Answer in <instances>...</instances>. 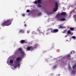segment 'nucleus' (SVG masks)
I'll use <instances>...</instances> for the list:
<instances>
[{
	"label": "nucleus",
	"instance_id": "f257e3e1",
	"mask_svg": "<svg viewBox=\"0 0 76 76\" xmlns=\"http://www.w3.org/2000/svg\"><path fill=\"white\" fill-rule=\"evenodd\" d=\"M13 18H11V19L7 20L6 21H4L1 24V26H9L11 25L12 22L13 21Z\"/></svg>",
	"mask_w": 76,
	"mask_h": 76
},
{
	"label": "nucleus",
	"instance_id": "f03ea898",
	"mask_svg": "<svg viewBox=\"0 0 76 76\" xmlns=\"http://www.w3.org/2000/svg\"><path fill=\"white\" fill-rule=\"evenodd\" d=\"M58 3H57V2H55V7L54 8L53 10V12H56V11H57V10L58 9Z\"/></svg>",
	"mask_w": 76,
	"mask_h": 76
},
{
	"label": "nucleus",
	"instance_id": "7ed1b4c3",
	"mask_svg": "<svg viewBox=\"0 0 76 76\" xmlns=\"http://www.w3.org/2000/svg\"><path fill=\"white\" fill-rule=\"evenodd\" d=\"M26 49H27L28 51H30V50L33 51V50H34V48L31 46H28Z\"/></svg>",
	"mask_w": 76,
	"mask_h": 76
},
{
	"label": "nucleus",
	"instance_id": "20e7f679",
	"mask_svg": "<svg viewBox=\"0 0 76 76\" xmlns=\"http://www.w3.org/2000/svg\"><path fill=\"white\" fill-rule=\"evenodd\" d=\"M63 25L61 24L59 26V27H58L59 29H62V28H66L65 26H63Z\"/></svg>",
	"mask_w": 76,
	"mask_h": 76
},
{
	"label": "nucleus",
	"instance_id": "39448f33",
	"mask_svg": "<svg viewBox=\"0 0 76 76\" xmlns=\"http://www.w3.org/2000/svg\"><path fill=\"white\" fill-rule=\"evenodd\" d=\"M20 43L23 44V43H27V42H25V40H22L20 41Z\"/></svg>",
	"mask_w": 76,
	"mask_h": 76
},
{
	"label": "nucleus",
	"instance_id": "423d86ee",
	"mask_svg": "<svg viewBox=\"0 0 76 76\" xmlns=\"http://www.w3.org/2000/svg\"><path fill=\"white\" fill-rule=\"evenodd\" d=\"M66 20V19L64 18H60L58 19V21H64Z\"/></svg>",
	"mask_w": 76,
	"mask_h": 76
},
{
	"label": "nucleus",
	"instance_id": "0eeeda50",
	"mask_svg": "<svg viewBox=\"0 0 76 76\" xmlns=\"http://www.w3.org/2000/svg\"><path fill=\"white\" fill-rule=\"evenodd\" d=\"M54 33H56L58 32V30L57 29H56L54 30Z\"/></svg>",
	"mask_w": 76,
	"mask_h": 76
},
{
	"label": "nucleus",
	"instance_id": "6e6552de",
	"mask_svg": "<svg viewBox=\"0 0 76 76\" xmlns=\"http://www.w3.org/2000/svg\"><path fill=\"white\" fill-rule=\"evenodd\" d=\"M60 15H63V16H65V15H66V13L64 12H63L61 13Z\"/></svg>",
	"mask_w": 76,
	"mask_h": 76
},
{
	"label": "nucleus",
	"instance_id": "1a4fd4ad",
	"mask_svg": "<svg viewBox=\"0 0 76 76\" xmlns=\"http://www.w3.org/2000/svg\"><path fill=\"white\" fill-rule=\"evenodd\" d=\"M21 58L20 57H18L16 59V60L17 61H20V60Z\"/></svg>",
	"mask_w": 76,
	"mask_h": 76
},
{
	"label": "nucleus",
	"instance_id": "9d476101",
	"mask_svg": "<svg viewBox=\"0 0 76 76\" xmlns=\"http://www.w3.org/2000/svg\"><path fill=\"white\" fill-rule=\"evenodd\" d=\"M70 55H68L66 56V57L68 58V60H70Z\"/></svg>",
	"mask_w": 76,
	"mask_h": 76
},
{
	"label": "nucleus",
	"instance_id": "9b49d317",
	"mask_svg": "<svg viewBox=\"0 0 76 76\" xmlns=\"http://www.w3.org/2000/svg\"><path fill=\"white\" fill-rule=\"evenodd\" d=\"M21 54L23 56H25V52L22 51H21Z\"/></svg>",
	"mask_w": 76,
	"mask_h": 76
},
{
	"label": "nucleus",
	"instance_id": "f8f14e48",
	"mask_svg": "<svg viewBox=\"0 0 76 76\" xmlns=\"http://www.w3.org/2000/svg\"><path fill=\"white\" fill-rule=\"evenodd\" d=\"M38 45V44H36L34 45V47H33L34 48H37V47Z\"/></svg>",
	"mask_w": 76,
	"mask_h": 76
},
{
	"label": "nucleus",
	"instance_id": "ddd939ff",
	"mask_svg": "<svg viewBox=\"0 0 76 76\" xmlns=\"http://www.w3.org/2000/svg\"><path fill=\"white\" fill-rule=\"evenodd\" d=\"M24 32L25 31L22 29L20 30L19 32L20 33V32H22V33H24Z\"/></svg>",
	"mask_w": 76,
	"mask_h": 76
},
{
	"label": "nucleus",
	"instance_id": "4468645a",
	"mask_svg": "<svg viewBox=\"0 0 76 76\" xmlns=\"http://www.w3.org/2000/svg\"><path fill=\"white\" fill-rule=\"evenodd\" d=\"M50 30H51L50 32L51 33H54V30L53 28H50Z\"/></svg>",
	"mask_w": 76,
	"mask_h": 76
},
{
	"label": "nucleus",
	"instance_id": "2eb2a0df",
	"mask_svg": "<svg viewBox=\"0 0 76 76\" xmlns=\"http://www.w3.org/2000/svg\"><path fill=\"white\" fill-rule=\"evenodd\" d=\"M10 63L11 64H13V61L12 59L10 60Z\"/></svg>",
	"mask_w": 76,
	"mask_h": 76
},
{
	"label": "nucleus",
	"instance_id": "dca6fc26",
	"mask_svg": "<svg viewBox=\"0 0 76 76\" xmlns=\"http://www.w3.org/2000/svg\"><path fill=\"white\" fill-rule=\"evenodd\" d=\"M16 54H19V51H17L15 52Z\"/></svg>",
	"mask_w": 76,
	"mask_h": 76
},
{
	"label": "nucleus",
	"instance_id": "f3484780",
	"mask_svg": "<svg viewBox=\"0 0 76 76\" xmlns=\"http://www.w3.org/2000/svg\"><path fill=\"white\" fill-rule=\"evenodd\" d=\"M76 67V65H74L72 67V68H73V69H75V67Z\"/></svg>",
	"mask_w": 76,
	"mask_h": 76
},
{
	"label": "nucleus",
	"instance_id": "a211bd4d",
	"mask_svg": "<svg viewBox=\"0 0 76 76\" xmlns=\"http://www.w3.org/2000/svg\"><path fill=\"white\" fill-rule=\"evenodd\" d=\"M70 29L71 31H73V30H74L75 28H70Z\"/></svg>",
	"mask_w": 76,
	"mask_h": 76
},
{
	"label": "nucleus",
	"instance_id": "6ab92c4d",
	"mask_svg": "<svg viewBox=\"0 0 76 76\" xmlns=\"http://www.w3.org/2000/svg\"><path fill=\"white\" fill-rule=\"evenodd\" d=\"M71 32V31L69 30L67 31V34H70Z\"/></svg>",
	"mask_w": 76,
	"mask_h": 76
},
{
	"label": "nucleus",
	"instance_id": "aec40b11",
	"mask_svg": "<svg viewBox=\"0 0 76 76\" xmlns=\"http://www.w3.org/2000/svg\"><path fill=\"white\" fill-rule=\"evenodd\" d=\"M66 30H64V31L63 32V34H65V33L66 32Z\"/></svg>",
	"mask_w": 76,
	"mask_h": 76
},
{
	"label": "nucleus",
	"instance_id": "412c9836",
	"mask_svg": "<svg viewBox=\"0 0 76 76\" xmlns=\"http://www.w3.org/2000/svg\"><path fill=\"white\" fill-rule=\"evenodd\" d=\"M18 50L20 51H22L21 48H19L18 49Z\"/></svg>",
	"mask_w": 76,
	"mask_h": 76
},
{
	"label": "nucleus",
	"instance_id": "4be33fe9",
	"mask_svg": "<svg viewBox=\"0 0 76 76\" xmlns=\"http://www.w3.org/2000/svg\"><path fill=\"white\" fill-rule=\"evenodd\" d=\"M35 4H37L38 3V1H36L34 2Z\"/></svg>",
	"mask_w": 76,
	"mask_h": 76
},
{
	"label": "nucleus",
	"instance_id": "5701e85b",
	"mask_svg": "<svg viewBox=\"0 0 76 76\" xmlns=\"http://www.w3.org/2000/svg\"><path fill=\"white\" fill-rule=\"evenodd\" d=\"M41 1V0H37V2L38 3H40Z\"/></svg>",
	"mask_w": 76,
	"mask_h": 76
},
{
	"label": "nucleus",
	"instance_id": "b1692460",
	"mask_svg": "<svg viewBox=\"0 0 76 76\" xmlns=\"http://www.w3.org/2000/svg\"><path fill=\"white\" fill-rule=\"evenodd\" d=\"M72 38H73V39H75L76 38V37L75 36H72Z\"/></svg>",
	"mask_w": 76,
	"mask_h": 76
},
{
	"label": "nucleus",
	"instance_id": "393cba45",
	"mask_svg": "<svg viewBox=\"0 0 76 76\" xmlns=\"http://www.w3.org/2000/svg\"><path fill=\"white\" fill-rule=\"evenodd\" d=\"M72 73H74V74H75V71H72Z\"/></svg>",
	"mask_w": 76,
	"mask_h": 76
},
{
	"label": "nucleus",
	"instance_id": "a878e982",
	"mask_svg": "<svg viewBox=\"0 0 76 76\" xmlns=\"http://www.w3.org/2000/svg\"><path fill=\"white\" fill-rule=\"evenodd\" d=\"M40 15H41V13H39L38 15V16H40Z\"/></svg>",
	"mask_w": 76,
	"mask_h": 76
},
{
	"label": "nucleus",
	"instance_id": "bb28decb",
	"mask_svg": "<svg viewBox=\"0 0 76 76\" xmlns=\"http://www.w3.org/2000/svg\"><path fill=\"white\" fill-rule=\"evenodd\" d=\"M30 12V10H27V12Z\"/></svg>",
	"mask_w": 76,
	"mask_h": 76
},
{
	"label": "nucleus",
	"instance_id": "cd10ccee",
	"mask_svg": "<svg viewBox=\"0 0 76 76\" xmlns=\"http://www.w3.org/2000/svg\"><path fill=\"white\" fill-rule=\"evenodd\" d=\"M70 34V35H73V33H72L71 32Z\"/></svg>",
	"mask_w": 76,
	"mask_h": 76
},
{
	"label": "nucleus",
	"instance_id": "c85d7f7f",
	"mask_svg": "<svg viewBox=\"0 0 76 76\" xmlns=\"http://www.w3.org/2000/svg\"><path fill=\"white\" fill-rule=\"evenodd\" d=\"M38 7H41V5L39 4L38 5Z\"/></svg>",
	"mask_w": 76,
	"mask_h": 76
},
{
	"label": "nucleus",
	"instance_id": "c756f323",
	"mask_svg": "<svg viewBox=\"0 0 76 76\" xmlns=\"http://www.w3.org/2000/svg\"><path fill=\"white\" fill-rule=\"evenodd\" d=\"M25 16V14H22V16Z\"/></svg>",
	"mask_w": 76,
	"mask_h": 76
},
{
	"label": "nucleus",
	"instance_id": "7c9ffc66",
	"mask_svg": "<svg viewBox=\"0 0 76 76\" xmlns=\"http://www.w3.org/2000/svg\"><path fill=\"white\" fill-rule=\"evenodd\" d=\"M17 66H14V69H16V68Z\"/></svg>",
	"mask_w": 76,
	"mask_h": 76
},
{
	"label": "nucleus",
	"instance_id": "2f4dec72",
	"mask_svg": "<svg viewBox=\"0 0 76 76\" xmlns=\"http://www.w3.org/2000/svg\"><path fill=\"white\" fill-rule=\"evenodd\" d=\"M15 63L16 64H17V61H15Z\"/></svg>",
	"mask_w": 76,
	"mask_h": 76
},
{
	"label": "nucleus",
	"instance_id": "473e14b6",
	"mask_svg": "<svg viewBox=\"0 0 76 76\" xmlns=\"http://www.w3.org/2000/svg\"><path fill=\"white\" fill-rule=\"evenodd\" d=\"M27 34H29V31H27Z\"/></svg>",
	"mask_w": 76,
	"mask_h": 76
},
{
	"label": "nucleus",
	"instance_id": "72a5a7b5",
	"mask_svg": "<svg viewBox=\"0 0 76 76\" xmlns=\"http://www.w3.org/2000/svg\"><path fill=\"white\" fill-rule=\"evenodd\" d=\"M24 26H26V24H25L24 25Z\"/></svg>",
	"mask_w": 76,
	"mask_h": 76
},
{
	"label": "nucleus",
	"instance_id": "f704fd0d",
	"mask_svg": "<svg viewBox=\"0 0 76 76\" xmlns=\"http://www.w3.org/2000/svg\"><path fill=\"white\" fill-rule=\"evenodd\" d=\"M71 54H72V51H71Z\"/></svg>",
	"mask_w": 76,
	"mask_h": 76
},
{
	"label": "nucleus",
	"instance_id": "c9c22d12",
	"mask_svg": "<svg viewBox=\"0 0 76 76\" xmlns=\"http://www.w3.org/2000/svg\"><path fill=\"white\" fill-rule=\"evenodd\" d=\"M9 64H10V63H8V64L9 65Z\"/></svg>",
	"mask_w": 76,
	"mask_h": 76
},
{
	"label": "nucleus",
	"instance_id": "e433bc0d",
	"mask_svg": "<svg viewBox=\"0 0 76 76\" xmlns=\"http://www.w3.org/2000/svg\"><path fill=\"white\" fill-rule=\"evenodd\" d=\"M42 34H44V33H43V32H42Z\"/></svg>",
	"mask_w": 76,
	"mask_h": 76
},
{
	"label": "nucleus",
	"instance_id": "4c0bfd02",
	"mask_svg": "<svg viewBox=\"0 0 76 76\" xmlns=\"http://www.w3.org/2000/svg\"><path fill=\"white\" fill-rule=\"evenodd\" d=\"M18 65H19V64H18V65H17V66H18Z\"/></svg>",
	"mask_w": 76,
	"mask_h": 76
},
{
	"label": "nucleus",
	"instance_id": "58836bf2",
	"mask_svg": "<svg viewBox=\"0 0 76 76\" xmlns=\"http://www.w3.org/2000/svg\"><path fill=\"white\" fill-rule=\"evenodd\" d=\"M65 37H67V36H65Z\"/></svg>",
	"mask_w": 76,
	"mask_h": 76
},
{
	"label": "nucleus",
	"instance_id": "ea45409f",
	"mask_svg": "<svg viewBox=\"0 0 76 76\" xmlns=\"http://www.w3.org/2000/svg\"><path fill=\"white\" fill-rule=\"evenodd\" d=\"M41 35V34H40V35Z\"/></svg>",
	"mask_w": 76,
	"mask_h": 76
},
{
	"label": "nucleus",
	"instance_id": "a19ab883",
	"mask_svg": "<svg viewBox=\"0 0 76 76\" xmlns=\"http://www.w3.org/2000/svg\"><path fill=\"white\" fill-rule=\"evenodd\" d=\"M24 23H25V22H24Z\"/></svg>",
	"mask_w": 76,
	"mask_h": 76
}]
</instances>
